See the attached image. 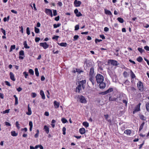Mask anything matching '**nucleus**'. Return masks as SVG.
I'll list each match as a JSON object with an SVG mask.
<instances>
[{"mask_svg":"<svg viewBox=\"0 0 149 149\" xmlns=\"http://www.w3.org/2000/svg\"><path fill=\"white\" fill-rule=\"evenodd\" d=\"M23 74L25 78H27V76L28 75V73L26 72H23Z\"/></svg>","mask_w":149,"mask_h":149,"instance_id":"45","label":"nucleus"},{"mask_svg":"<svg viewBox=\"0 0 149 149\" xmlns=\"http://www.w3.org/2000/svg\"><path fill=\"white\" fill-rule=\"evenodd\" d=\"M146 107L147 111L149 112V103L147 102L146 103Z\"/></svg>","mask_w":149,"mask_h":149,"instance_id":"39","label":"nucleus"},{"mask_svg":"<svg viewBox=\"0 0 149 149\" xmlns=\"http://www.w3.org/2000/svg\"><path fill=\"white\" fill-rule=\"evenodd\" d=\"M123 75L124 77H126L128 75L127 72L126 71H125L123 73Z\"/></svg>","mask_w":149,"mask_h":149,"instance_id":"48","label":"nucleus"},{"mask_svg":"<svg viewBox=\"0 0 149 149\" xmlns=\"http://www.w3.org/2000/svg\"><path fill=\"white\" fill-rule=\"evenodd\" d=\"M117 20L120 23H122L124 22V19L123 18L121 17H118L117 19Z\"/></svg>","mask_w":149,"mask_h":149,"instance_id":"28","label":"nucleus"},{"mask_svg":"<svg viewBox=\"0 0 149 149\" xmlns=\"http://www.w3.org/2000/svg\"><path fill=\"white\" fill-rule=\"evenodd\" d=\"M79 132L81 134H84L85 132V130L84 128H81L79 130Z\"/></svg>","mask_w":149,"mask_h":149,"instance_id":"19","label":"nucleus"},{"mask_svg":"<svg viewBox=\"0 0 149 149\" xmlns=\"http://www.w3.org/2000/svg\"><path fill=\"white\" fill-rule=\"evenodd\" d=\"M79 29V26L78 25H76L75 26V30H78Z\"/></svg>","mask_w":149,"mask_h":149,"instance_id":"55","label":"nucleus"},{"mask_svg":"<svg viewBox=\"0 0 149 149\" xmlns=\"http://www.w3.org/2000/svg\"><path fill=\"white\" fill-rule=\"evenodd\" d=\"M10 78L11 80L13 81H15V78L14 75L13 73L10 72Z\"/></svg>","mask_w":149,"mask_h":149,"instance_id":"16","label":"nucleus"},{"mask_svg":"<svg viewBox=\"0 0 149 149\" xmlns=\"http://www.w3.org/2000/svg\"><path fill=\"white\" fill-rule=\"evenodd\" d=\"M124 84L127 85H130V82L127 80L124 82Z\"/></svg>","mask_w":149,"mask_h":149,"instance_id":"50","label":"nucleus"},{"mask_svg":"<svg viewBox=\"0 0 149 149\" xmlns=\"http://www.w3.org/2000/svg\"><path fill=\"white\" fill-rule=\"evenodd\" d=\"M40 38L38 37H36L35 39V41L36 42H37L39 41L40 40Z\"/></svg>","mask_w":149,"mask_h":149,"instance_id":"57","label":"nucleus"},{"mask_svg":"<svg viewBox=\"0 0 149 149\" xmlns=\"http://www.w3.org/2000/svg\"><path fill=\"white\" fill-rule=\"evenodd\" d=\"M35 29V32L36 33H38L40 32V29L38 28H36V27H35L34 28Z\"/></svg>","mask_w":149,"mask_h":149,"instance_id":"37","label":"nucleus"},{"mask_svg":"<svg viewBox=\"0 0 149 149\" xmlns=\"http://www.w3.org/2000/svg\"><path fill=\"white\" fill-rule=\"evenodd\" d=\"M29 73H30L32 75H33L34 74V71L32 69H29Z\"/></svg>","mask_w":149,"mask_h":149,"instance_id":"40","label":"nucleus"},{"mask_svg":"<svg viewBox=\"0 0 149 149\" xmlns=\"http://www.w3.org/2000/svg\"><path fill=\"white\" fill-rule=\"evenodd\" d=\"M144 124H145L144 122H143V123H142L141 124V125H140V126L139 127V131H140L141 130H142L143 129V127L144 126Z\"/></svg>","mask_w":149,"mask_h":149,"instance_id":"35","label":"nucleus"},{"mask_svg":"<svg viewBox=\"0 0 149 149\" xmlns=\"http://www.w3.org/2000/svg\"><path fill=\"white\" fill-rule=\"evenodd\" d=\"M137 49L141 53H142L143 52H144L145 51L144 49H143L142 48L140 47L138 48Z\"/></svg>","mask_w":149,"mask_h":149,"instance_id":"36","label":"nucleus"},{"mask_svg":"<svg viewBox=\"0 0 149 149\" xmlns=\"http://www.w3.org/2000/svg\"><path fill=\"white\" fill-rule=\"evenodd\" d=\"M141 104V103H139L135 107L134 110L133 112V114L135 113L136 112L139 111L140 110V106Z\"/></svg>","mask_w":149,"mask_h":149,"instance_id":"5","label":"nucleus"},{"mask_svg":"<svg viewBox=\"0 0 149 149\" xmlns=\"http://www.w3.org/2000/svg\"><path fill=\"white\" fill-rule=\"evenodd\" d=\"M100 84L99 85V88L101 89H103L104 88L106 87V84L105 83L103 82L102 83H99Z\"/></svg>","mask_w":149,"mask_h":149,"instance_id":"14","label":"nucleus"},{"mask_svg":"<svg viewBox=\"0 0 149 149\" xmlns=\"http://www.w3.org/2000/svg\"><path fill=\"white\" fill-rule=\"evenodd\" d=\"M19 55L20 56H24V51L22 50H21L19 52ZM19 58L20 59H23L24 58V57L23 56H19Z\"/></svg>","mask_w":149,"mask_h":149,"instance_id":"15","label":"nucleus"},{"mask_svg":"<svg viewBox=\"0 0 149 149\" xmlns=\"http://www.w3.org/2000/svg\"><path fill=\"white\" fill-rule=\"evenodd\" d=\"M76 72H78L79 73H80L81 72H82L83 71L82 70H80L79 69H76Z\"/></svg>","mask_w":149,"mask_h":149,"instance_id":"59","label":"nucleus"},{"mask_svg":"<svg viewBox=\"0 0 149 149\" xmlns=\"http://www.w3.org/2000/svg\"><path fill=\"white\" fill-rule=\"evenodd\" d=\"M35 74L36 76L38 77L39 75V72L38 71V69L36 68L35 69Z\"/></svg>","mask_w":149,"mask_h":149,"instance_id":"30","label":"nucleus"},{"mask_svg":"<svg viewBox=\"0 0 149 149\" xmlns=\"http://www.w3.org/2000/svg\"><path fill=\"white\" fill-rule=\"evenodd\" d=\"M74 13L76 14L77 17H79L82 16V14L80 12H79L77 9H76L74 10Z\"/></svg>","mask_w":149,"mask_h":149,"instance_id":"12","label":"nucleus"},{"mask_svg":"<svg viewBox=\"0 0 149 149\" xmlns=\"http://www.w3.org/2000/svg\"><path fill=\"white\" fill-rule=\"evenodd\" d=\"M127 89L128 91L131 92H133L136 90V89L134 87L132 86L128 87L127 88Z\"/></svg>","mask_w":149,"mask_h":149,"instance_id":"9","label":"nucleus"},{"mask_svg":"<svg viewBox=\"0 0 149 149\" xmlns=\"http://www.w3.org/2000/svg\"><path fill=\"white\" fill-rule=\"evenodd\" d=\"M124 133L127 134V135H130L131 133V131L130 130H127L125 131Z\"/></svg>","mask_w":149,"mask_h":149,"instance_id":"25","label":"nucleus"},{"mask_svg":"<svg viewBox=\"0 0 149 149\" xmlns=\"http://www.w3.org/2000/svg\"><path fill=\"white\" fill-rule=\"evenodd\" d=\"M83 125L86 128L89 126V123L87 122H84L83 123Z\"/></svg>","mask_w":149,"mask_h":149,"instance_id":"31","label":"nucleus"},{"mask_svg":"<svg viewBox=\"0 0 149 149\" xmlns=\"http://www.w3.org/2000/svg\"><path fill=\"white\" fill-rule=\"evenodd\" d=\"M113 91V89L112 88H109L106 91L100 93H99V94L102 95H105Z\"/></svg>","mask_w":149,"mask_h":149,"instance_id":"4","label":"nucleus"},{"mask_svg":"<svg viewBox=\"0 0 149 149\" xmlns=\"http://www.w3.org/2000/svg\"><path fill=\"white\" fill-rule=\"evenodd\" d=\"M144 49L147 51H149V47L148 46H145Z\"/></svg>","mask_w":149,"mask_h":149,"instance_id":"58","label":"nucleus"},{"mask_svg":"<svg viewBox=\"0 0 149 149\" xmlns=\"http://www.w3.org/2000/svg\"><path fill=\"white\" fill-rule=\"evenodd\" d=\"M23 44L24 45V47L26 49H29L30 48V47L27 45L26 41H24L23 43Z\"/></svg>","mask_w":149,"mask_h":149,"instance_id":"29","label":"nucleus"},{"mask_svg":"<svg viewBox=\"0 0 149 149\" xmlns=\"http://www.w3.org/2000/svg\"><path fill=\"white\" fill-rule=\"evenodd\" d=\"M74 4L76 7H79L81 4V2L80 1L75 0L74 2Z\"/></svg>","mask_w":149,"mask_h":149,"instance_id":"13","label":"nucleus"},{"mask_svg":"<svg viewBox=\"0 0 149 149\" xmlns=\"http://www.w3.org/2000/svg\"><path fill=\"white\" fill-rule=\"evenodd\" d=\"M61 25V24L60 23H58L57 24H54L53 25L54 28H56L60 26Z\"/></svg>","mask_w":149,"mask_h":149,"instance_id":"38","label":"nucleus"},{"mask_svg":"<svg viewBox=\"0 0 149 149\" xmlns=\"http://www.w3.org/2000/svg\"><path fill=\"white\" fill-rule=\"evenodd\" d=\"M0 98L2 99L4 98V95L3 94L0 93Z\"/></svg>","mask_w":149,"mask_h":149,"instance_id":"63","label":"nucleus"},{"mask_svg":"<svg viewBox=\"0 0 149 149\" xmlns=\"http://www.w3.org/2000/svg\"><path fill=\"white\" fill-rule=\"evenodd\" d=\"M109 30V28L107 27H105L104 29V31L105 32L108 31Z\"/></svg>","mask_w":149,"mask_h":149,"instance_id":"64","label":"nucleus"},{"mask_svg":"<svg viewBox=\"0 0 149 149\" xmlns=\"http://www.w3.org/2000/svg\"><path fill=\"white\" fill-rule=\"evenodd\" d=\"M102 40L101 39H96L95 40V43H97V42H101Z\"/></svg>","mask_w":149,"mask_h":149,"instance_id":"54","label":"nucleus"},{"mask_svg":"<svg viewBox=\"0 0 149 149\" xmlns=\"http://www.w3.org/2000/svg\"><path fill=\"white\" fill-rule=\"evenodd\" d=\"M36 94L35 93H32V97L33 98H34L36 96Z\"/></svg>","mask_w":149,"mask_h":149,"instance_id":"56","label":"nucleus"},{"mask_svg":"<svg viewBox=\"0 0 149 149\" xmlns=\"http://www.w3.org/2000/svg\"><path fill=\"white\" fill-rule=\"evenodd\" d=\"M105 13L106 14L109 15H112L111 12L108 10L106 9H104Z\"/></svg>","mask_w":149,"mask_h":149,"instance_id":"24","label":"nucleus"},{"mask_svg":"<svg viewBox=\"0 0 149 149\" xmlns=\"http://www.w3.org/2000/svg\"><path fill=\"white\" fill-rule=\"evenodd\" d=\"M11 134L12 136H16L18 135L17 133H16L15 131H13L11 132Z\"/></svg>","mask_w":149,"mask_h":149,"instance_id":"33","label":"nucleus"},{"mask_svg":"<svg viewBox=\"0 0 149 149\" xmlns=\"http://www.w3.org/2000/svg\"><path fill=\"white\" fill-rule=\"evenodd\" d=\"M137 86L139 89L141 91H143L144 90L142 82L141 81H139L137 84Z\"/></svg>","mask_w":149,"mask_h":149,"instance_id":"2","label":"nucleus"},{"mask_svg":"<svg viewBox=\"0 0 149 149\" xmlns=\"http://www.w3.org/2000/svg\"><path fill=\"white\" fill-rule=\"evenodd\" d=\"M130 76L132 79H134L136 77L135 74L132 70L131 71Z\"/></svg>","mask_w":149,"mask_h":149,"instance_id":"26","label":"nucleus"},{"mask_svg":"<svg viewBox=\"0 0 149 149\" xmlns=\"http://www.w3.org/2000/svg\"><path fill=\"white\" fill-rule=\"evenodd\" d=\"M45 13L48 15H49L52 17H53L52 12V10L50 9L46 8L45 9Z\"/></svg>","mask_w":149,"mask_h":149,"instance_id":"7","label":"nucleus"},{"mask_svg":"<svg viewBox=\"0 0 149 149\" xmlns=\"http://www.w3.org/2000/svg\"><path fill=\"white\" fill-rule=\"evenodd\" d=\"M5 83L8 86H11V85L10 83V82L7 81H5Z\"/></svg>","mask_w":149,"mask_h":149,"instance_id":"49","label":"nucleus"},{"mask_svg":"<svg viewBox=\"0 0 149 149\" xmlns=\"http://www.w3.org/2000/svg\"><path fill=\"white\" fill-rule=\"evenodd\" d=\"M89 80L92 83L93 85L94 86L95 84L94 76H89Z\"/></svg>","mask_w":149,"mask_h":149,"instance_id":"10","label":"nucleus"},{"mask_svg":"<svg viewBox=\"0 0 149 149\" xmlns=\"http://www.w3.org/2000/svg\"><path fill=\"white\" fill-rule=\"evenodd\" d=\"M140 118L143 120H145L146 119V118L143 115L141 114L139 116Z\"/></svg>","mask_w":149,"mask_h":149,"instance_id":"32","label":"nucleus"},{"mask_svg":"<svg viewBox=\"0 0 149 149\" xmlns=\"http://www.w3.org/2000/svg\"><path fill=\"white\" fill-rule=\"evenodd\" d=\"M66 129L65 127H63L62 129V131L63 132V135H65L66 134L65 131Z\"/></svg>","mask_w":149,"mask_h":149,"instance_id":"43","label":"nucleus"},{"mask_svg":"<svg viewBox=\"0 0 149 149\" xmlns=\"http://www.w3.org/2000/svg\"><path fill=\"white\" fill-rule=\"evenodd\" d=\"M79 99L81 103H86V100L85 97L82 95H81L79 97Z\"/></svg>","mask_w":149,"mask_h":149,"instance_id":"6","label":"nucleus"},{"mask_svg":"<svg viewBox=\"0 0 149 149\" xmlns=\"http://www.w3.org/2000/svg\"><path fill=\"white\" fill-rule=\"evenodd\" d=\"M86 81L85 80H83L79 81L78 83V84H80L81 85L84 84L86 83Z\"/></svg>","mask_w":149,"mask_h":149,"instance_id":"34","label":"nucleus"},{"mask_svg":"<svg viewBox=\"0 0 149 149\" xmlns=\"http://www.w3.org/2000/svg\"><path fill=\"white\" fill-rule=\"evenodd\" d=\"M53 15L54 16H56L57 15V11L55 10H53Z\"/></svg>","mask_w":149,"mask_h":149,"instance_id":"51","label":"nucleus"},{"mask_svg":"<svg viewBox=\"0 0 149 149\" xmlns=\"http://www.w3.org/2000/svg\"><path fill=\"white\" fill-rule=\"evenodd\" d=\"M1 32L3 33L4 35H6V32L5 30L3 28H1Z\"/></svg>","mask_w":149,"mask_h":149,"instance_id":"46","label":"nucleus"},{"mask_svg":"<svg viewBox=\"0 0 149 149\" xmlns=\"http://www.w3.org/2000/svg\"><path fill=\"white\" fill-rule=\"evenodd\" d=\"M40 46L42 47L45 49L47 48L49 46V45L46 42L40 43Z\"/></svg>","mask_w":149,"mask_h":149,"instance_id":"8","label":"nucleus"},{"mask_svg":"<svg viewBox=\"0 0 149 149\" xmlns=\"http://www.w3.org/2000/svg\"><path fill=\"white\" fill-rule=\"evenodd\" d=\"M9 110H10L9 109L3 111V113H8L9 112Z\"/></svg>","mask_w":149,"mask_h":149,"instance_id":"60","label":"nucleus"},{"mask_svg":"<svg viewBox=\"0 0 149 149\" xmlns=\"http://www.w3.org/2000/svg\"><path fill=\"white\" fill-rule=\"evenodd\" d=\"M108 62L109 63H110L111 65L113 66H116L119 64L118 63L117 61L113 59L109 60Z\"/></svg>","mask_w":149,"mask_h":149,"instance_id":"3","label":"nucleus"},{"mask_svg":"<svg viewBox=\"0 0 149 149\" xmlns=\"http://www.w3.org/2000/svg\"><path fill=\"white\" fill-rule=\"evenodd\" d=\"M81 90V85L80 84H79L77 86L76 88V90L77 92L79 93Z\"/></svg>","mask_w":149,"mask_h":149,"instance_id":"17","label":"nucleus"},{"mask_svg":"<svg viewBox=\"0 0 149 149\" xmlns=\"http://www.w3.org/2000/svg\"><path fill=\"white\" fill-rule=\"evenodd\" d=\"M28 112L26 113V114L29 115H30L31 114L32 112L31 110V108L29 106V104L28 105Z\"/></svg>","mask_w":149,"mask_h":149,"instance_id":"22","label":"nucleus"},{"mask_svg":"<svg viewBox=\"0 0 149 149\" xmlns=\"http://www.w3.org/2000/svg\"><path fill=\"white\" fill-rule=\"evenodd\" d=\"M13 97L15 98V105H16L18 103V98L16 96V95H13Z\"/></svg>","mask_w":149,"mask_h":149,"instance_id":"27","label":"nucleus"},{"mask_svg":"<svg viewBox=\"0 0 149 149\" xmlns=\"http://www.w3.org/2000/svg\"><path fill=\"white\" fill-rule=\"evenodd\" d=\"M61 120L63 123H65L68 122L67 120L64 118H62Z\"/></svg>","mask_w":149,"mask_h":149,"instance_id":"42","label":"nucleus"},{"mask_svg":"<svg viewBox=\"0 0 149 149\" xmlns=\"http://www.w3.org/2000/svg\"><path fill=\"white\" fill-rule=\"evenodd\" d=\"M79 36L78 35H75L73 37L74 39V40H77L79 38Z\"/></svg>","mask_w":149,"mask_h":149,"instance_id":"52","label":"nucleus"},{"mask_svg":"<svg viewBox=\"0 0 149 149\" xmlns=\"http://www.w3.org/2000/svg\"><path fill=\"white\" fill-rule=\"evenodd\" d=\"M26 33L28 35H29L30 34V29L29 27L26 28Z\"/></svg>","mask_w":149,"mask_h":149,"instance_id":"44","label":"nucleus"},{"mask_svg":"<svg viewBox=\"0 0 149 149\" xmlns=\"http://www.w3.org/2000/svg\"><path fill=\"white\" fill-rule=\"evenodd\" d=\"M54 104L56 108H57L59 107V103L56 102V101H54Z\"/></svg>","mask_w":149,"mask_h":149,"instance_id":"20","label":"nucleus"},{"mask_svg":"<svg viewBox=\"0 0 149 149\" xmlns=\"http://www.w3.org/2000/svg\"><path fill=\"white\" fill-rule=\"evenodd\" d=\"M40 94L42 96V98L43 99H45V95L44 92L42 90H41L40 92Z\"/></svg>","mask_w":149,"mask_h":149,"instance_id":"21","label":"nucleus"},{"mask_svg":"<svg viewBox=\"0 0 149 149\" xmlns=\"http://www.w3.org/2000/svg\"><path fill=\"white\" fill-rule=\"evenodd\" d=\"M15 124L16 127H17L18 129H19L20 127L19 126V123L18 122V121H16Z\"/></svg>","mask_w":149,"mask_h":149,"instance_id":"47","label":"nucleus"},{"mask_svg":"<svg viewBox=\"0 0 149 149\" xmlns=\"http://www.w3.org/2000/svg\"><path fill=\"white\" fill-rule=\"evenodd\" d=\"M89 76H95L94 69L93 67H92L90 69Z\"/></svg>","mask_w":149,"mask_h":149,"instance_id":"11","label":"nucleus"},{"mask_svg":"<svg viewBox=\"0 0 149 149\" xmlns=\"http://www.w3.org/2000/svg\"><path fill=\"white\" fill-rule=\"evenodd\" d=\"M60 18L59 16H58L55 18L54 19L56 21H58L59 20Z\"/></svg>","mask_w":149,"mask_h":149,"instance_id":"61","label":"nucleus"},{"mask_svg":"<svg viewBox=\"0 0 149 149\" xmlns=\"http://www.w3.org/2000/svg\"><path fill=\"white\" fill-rule=\"evenodd\" d=\"M44 130L46 133L48 134L49 132V127L46 125H45L44 127Z\"/></svg>","mask_w":149,"mask_h":149,"instance_id":"18","label":"nucleus"},{"mask_svg":"<svg viewBox=\"0 0 149 149\" xmlns=\"http://www.w3.org/2000/svg\"><path fill=\"white\" fill-rule=\"evenodd\" d=\"M59 45L61 47H66L67 45V44L66 42H61V43H58Z\"/></svg>","mask_w":149,"mask_h":149,"instance_id":"23","label":"nucleus"},{"mask_svg":"<svg viewBox=\"0 0 149 149\" xmlns=\"http://www.w3.org/2000/svg\"><path fill=\"white\" fill-rule=\"evenodd\" d=\"M59 37V36H54V37H53L52 39H56V40H57Z\"/></svg>","mask_w":149,"mask_h":149,"instance_id":"53","label":"nucleus"},{"mask_svg":"<svg viewBox=\"0 0 149 149\" xmlns=\"http://www.w3.org/2000/svg\"><path fill=\"white\" fill-rule=\"evenodd\" d=\"M96 81L98 84L99 83H102L104 81L103 76L100 74H97L95 76Z\"/></svg>","mask_w":149,"mask_h":149,"instance_id":"1","label":"nucleus"},{"mask_svg":"<svg viewBox=\"0 0 149 149\" xmlns=\"http://www.w3.org/2000/svg\"><path fill=\"white\" fill-rule=\"evenodd\" d=\"M29 125L30 127H33V123L31 121H30L29 123Z\"/></svg>","mask_w":149,"mask_h":149,"instance_id":"62","label":"nucleus"},{"mask_svg":"<svg viewBox=\"0 0 149 149\" xmlns=\"http://www.w3.org/2000/svg\"><path fill=\"white\" fill-rule=\"evenodd\" d=\"M143 60L142 57L141 56H139L137 59V61L139 62H141Z\"/></svg>","mask_w":149,"mask_h":149,"instance_id":"41","label":"nucleus"}]
</instances>
